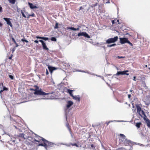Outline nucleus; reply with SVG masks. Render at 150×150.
I'll list each match as a JSON object with an SVG mask.
<instances>
[{"mask_svg":"<svg viewBox=\"0 0 150 150\" xmlns=\"http://www.w3.org/2000/svg\"><path fill=\"white\" fill-rule=\"evenodd\" d=\"M131 95L130 94H129L128 95V98H130V97H131Z\"/></svg>","mask_w":150,"mask_h":150,"instance_id":"obj_52","label":"nucleus"},{"mask_svg":"<svg viewBox=\"0 0 150 150\" xmlns=\"http://www.w3.org/2000/svg\"><path fill=\"white\" fill-rule=\"evenodd\" d=\"M128 44H129L131 46H133V44L132 43H131L128 40L127 42Z\"/></svg>","mask_w":150,"mask_h":150,"instance_id":"obj_32","label":"nucleus"},{"mask_svg":"<svg viewBox=\"0 0 150 150\" xmlns=\"http://www.w3.org/2000/svg\"><path fill=\"white\" fill-rule=\"evenodd\" d=\"M2 86H3V83H2Z\"/></svg>","mask_w":150,"mask_h":150,"instance_id":"obj_62","label":"nucleus"},{"mask_svg":"<svg viewBox=\"0 0 150 150\" xmlns=\"http://www.w3.org/2000/svg\"><path fill=\"white\" fill-rule=\"evenodd\" d=\"M13 52L15 50L14 49V48L13 49Z\"/></svg>","mask_w":150,"mask_h":150,"instance_id":"obj_59","label":"nucleus"},{"mask_svg":"<svg viewBox=\"0 0 150 150\" xmlns=\"http://www.w3.org/2000/svg\"><path fill=\"white\" fill-rule=\"evenodd\" d=\"M21 13L22 14V15L25 18H26V16L25 15V14H24V13L23 12V11H21Z\"/></svg>","mask_w":150,"mask_h":150,"instance_id":"obj_34","label":"nucleus"},{"mask_svg":"<svg viewBox=\"0 0 150 150\" xmlns=\"http://www.w3.org/2000/svg\"><path fill=\"white\" fill-rule=\"evenodd\" d=\"M72 97L73 99L76 100H77L78 101H80V98L79 96H74L73 95Z\"/></svg>","mask_w":150,"mask_h":150,"instance_id":"obj_13","label":"nucleus"},{"mask_svg":"<svg viewBox=\"0 0 150 150\" xmlns=\"http://www.w3.org/2000/svg\"><path fill=\"white\" fill-rule=\"evenodd\" d=\"M31 16L32 17H34L35 16V14L33 13L32 14H31Z\"/></svg>","mask_w":150,"mask_h":150,"instance_id":"obj_43","label":"nucleus"},{"mask_svg":"<svg viewBox=\"0 0 150 150\" xmlns=\"http://www.w3.org/2000/svg\"><path fill=\"white\" fill-rule=\"evenodd\" d=\"M117 22L118 23V24H119L120 23H119V20H117Z\"/></svg>","mask_w":150,"mask_h":150,"instance_id":"obj_55","label":"nucleus"},{"mask_svg":"<svg viewBox=\"0 0 150 150\" xmlns=\"http://www.w3.org/2000/svg\"><path fill=\"white\" fill-rule=\"evenodd\" d=\"M67 93H69V94H70V95L72 97V96H73L72 93V92L74 91L69 89H67Z\"/></svg>","mask_w":150,"mask_h":150,"instance_id":"obj_19","label":"nucleus"},{"mask_svg":"<svg viewBox=\"0 0 150 150\" xmlns=\"http://www.w3.org/2000/svg\"><path fill=\"white\" fill-rule=\"evenodd\" d=\"M37 138L38 139V140L35 139L34 140V142H42V141L46 140L43 138L40 137L39 136H38V137H37Z\"/></svg>","mask_w":150,"mask_h":150,"instance_id":"obj_7","label":"nucleus"},{"mask_svg":"<svg viewBox=\"0 0 150 150\" xmlns=\"http://www.w3.org/2000/svg\"><path fill=\"white\" fill-rule=\"evenodd\" d=\"M48 68L50 73H52L53 71L55 69L54 67H48Z\"/></svg>","mask_w":150,"mask_h":150,"instance_id":"obj_18","label":"nucleus"},{"mask_svg":"<svg viewBox=\"0 0 150 150\" xmlns=\"http://www.w3.org/2000/svg\"><path fill=\"white\" fill-rule=\"evenodd\" d=\"M2 24L0 22V27H1L2 26Z\"/></svg>","mask_w":150,"mask_h":150,"instance_id":"obj_56","label":"nucleus"},{"mask_svg":"<svg viewBox=\"0 0 150 150\" xmlns=\"http://www.w3.org/2000/svg\"><path fill=\"white\" fill-rule=\"evenodd\" d=\"M36 38L37 39H40L42 40H48V38L46 37H41L39 36H36Z\"/></svg>","mask_w":150,"mask_h":150,"instance_id":"obj_17","label":"nucleus"},{"mask_svg":"<svg viewBox=\"0 0 150 150\" xmlns=\"http://www.w3.org/2000/svg\"><path fill=\"white\" fill-rule=\"evenodd\" d=\"M3 90L4 91V90H8V88H7L5 87H4L3 88Z\"/></svg>","mask_w":150,"mask_h":150,"instance_id":"obj_45","label":"nucleus"},{"mask_svg":"<svg viewBox=\"0 0 150 150\" xmlns=\"http://www.w3.org/2000/svg\"><path fill=\"white\" fill-rule=\"evenodd\" d=\"M82 36H83L84 37L88 38H90L89 35H88V34L85 32H82L81 33H78V37Z\"/></svg>","mask_w":150,"mask_h":150,"instance_id":"obj_5","label":"nucleus"},{"mask_svg":"<svg viewBox=\"0 0 150 150\" xmlns=\"http://www.w3.org/2000/svg\"><path fill=\"white\" fill-rule=\"evenodd\" d=\"M136 107L137 109V112L139 113L140 116H142L141 113H142V115H144V112L142 110L141 107L139 105H137Z\"/></svg>","mask_w":150,"mask_h":150,"instance_id":"obj_3","label":"nucleus"},{"mask_svg":"<svg viewBox=\"0 0 150 150\" xmlns=\"http://www.w3.org/2000/svg\"><path fill=\"white\" fill-rule=\"evenodd\" d=\"M146 67H147V65H146Z\"/></svg>","mask_w":150,"mask_h":150,"instance_id":"obj_64","label":"nucleus"},{"mask_svg":"<svg viewBox=\"0 0 150 150\" xmlns=\"http://www.w3.org/2000/svg\"><path fill=\"white\" fill-rule=\"evenodd\" d=\"M128 71H129L128 70L124 71H117L115 75L116 76H119L120 75H129V74L128 73H126L128 72Z\"/></svg>","mask_w":150,"mask_h":150,"instance_id":"obj_4","label":"nucleus"},{"mask_svg":"<svg viewBox=\"0 0 150 150\" xmlns=\"http://www.w3.org/2000/svg\"><path fill=\"white\" fill-rule=\"evenodd\" d=\"M120 42L121 44H124L127 43L128 40V38H120Z\"/></svg>","mask_w":150,"mask_h":150,"instance_id":"obj_6","label":"nucleus"},{"mask_svg":"<svg viewBox=\"0 0 150 150\" xmlns=\"http://www.w3.org/2000/svg\"><path fill=\"white\" fill-rule=\"evenodd\" d=\"M136 76H134L133 80L134 81H136Z\"/></svg>","mask_w":150,"mask_h":150,"instance_id":"obj_46","label":"nucleus"},{"mask_svg":"<svg viewBox=\"0 0 150 150\" xmlns=\"http://www.w3.org/2000/svg\"><path fill=\"white\" fill-rule=\"evenodd\" d=\"M21 41L23 42H25L26 43H28V40H27L25 39H22Z\"/></svg>","mask_w":150,"mask_h":150,"instance_id":"obj_33","label":"nucleus"},{"mask_svg":"<svg viewBox=\"0 0 150 150\" xmlns=\"http://www.w3.org/2000/svg\"><path fill=\"white\" fill-rule=\"evenodd\" d=\"M116 20L115 19V20H112V25H114L115 23V21Z\"/></svg>","mask_w":150,"mask_h":150,"instance_id":"obj_40","label":"nucleus"},{"mask_svg":"<svg viewBox=\"0 0 150 150\" xmlns=\"http://www.w3.org/2000/svg\"><path fill=\"white\" fill-rule=\"evenodd\" d=\"M116 45V44L114 43V44H112V45H108L107 46L108 47H113V46H115Z\"/></svg>","mask_w":150,"mask_h":150,"instance_id":"obj_30","label":"nucleus"},{"mask_svg":"<svg viewBox=\"0 0 150 150\" xmlns=\"http://www.w3.org/2000/svg\"><path fill=\"white\" fill-rule=\"evenodd\" d=\"M21 13L22 14V15L25 18H26V16L25 15V14H24V13L23 12V11H21Z\"/></svg>","mask_w":150,"mask_h":150,"instance_id":"obj_35","label":"nucleus"},{"mask_svg":"<svg viewBox=\"0 0 150 150\" xmlns=\"http://www.w3.org/2000/svg\"><path fill=\"white\" fill-rule=\"evenodd\" d=\"M4 91V90H2V89L0 91V93L1 94V93L2 92Z\"/></svg>","mask_w":150,"mask_h":150,"instance_id":"obj_50","label":"nucleus"},{"mask_svg":"<svg viewBox=\"0 0 150 150\" xmlns=\"http://www.w3.org/2000/svg\"><path fill=\"white\" fill-rule=\"evenodd\" d=\"M4 19L6 21L7 24L8 25H9L11 27H12V25L10 21L11 19L10 18H4Z\"/></svg>","mask_w":150,"mask_h":150,"instance_id":"obj_8","label":"nucleus"},{"mask_svg":"<svg viewBox=\"0 0 150 150\" xmlns=\"http://www.w3.org/2000/svg\"><path fill=\"white\" fill-rule=\"evenodd\" d=\"M67 126L68 128L69 129V130H70L71 128H70V127L69 126V124H68L67 125Z\"/></svg>","mask_w":150,"mask_h":150,"instance_id":"obj_44","label":"nucleus"},{"mask_svg":"<svg viewBox=\"0 0 150 150\" xmlns=\"http://www.w3.org/2000/svg\"><path fill=\"white\" fill-rule=\"evenodd\" d=\"M35 43H38V41L37 40H35L34 41Z\"/></svg>","mask_w":150,"mask_h":150,"instance_id":"obj_49","label":"nucleus"},{"mask_svg":"<svg viewBox=\"0 0 150 150\" xmlns=\"http://www.w3.org/2000/svg\"><path fill=\"white\" fill-rule=\"evenodd\" d=\"M91 147L93 148V147H94V146H93V144H92L91 145Z\"/></svg>","mask_w":150,"mask_h":150,"instance_id":"obj_54","label":"nucleus"},{"mask_svg":"<svg viewBox=\"0 0 150 150\" xmlns=\"http://www.w3.org/2000/svg\"><path fill=\"white\" fill-rule=\"evenodd\" d=\"M141 125H142V123L140 122H137L136 124V126L138 128H140Z\"/></svg>","mask_w":150,"mask_h":150,"instance_id":"obj_23","label":"nucleus"},{"mask_svg":"<svg viewBox=\"0 0 150 150\" xmlns=\"http://www.w3.org/2000/svg\"><path fill=\"white\" fill-rule=\"evenodd\" d=\"M16 44V47H18V45L17 43V44Z\"/></svg>","mask_w":150,"mask_h":150,"instance_id":"obj_58","label":"nucleus"},{"mask_svg":"<svg viewBox=\"0 0 150 150\" xmlns=\"http://www.w3.org/2000/svg\"><path fill=\"white\" fill-rule=\"evenodd\" d=\"M147 122H146V124L148 127L150 128V121L149 120H147Z\"/></svg>","mask_w":150,"mask_h":150,"instance_id":"obj_26","label":"nucleus"},{"mask_svg":"<svg viewBox=\"0 0 150 150\" xmlns=\"http://www.w3.org/2000/svg\"><path fill=\"white\" fill-rule=\"evenodd\" d=\"M137 88L138 89H139V90H142L143 88H142L139 85H138L137 86Z\"/></svg>","mask_w":150,"mask_h":150,"instance_id":"obj_29","label":"nucleus"},{"mask_svg":"<svg viewBox=\"0 0 150 150\" xmlns=\"http://www.w3.org/2000/svg\"><path fill=\"white\" fill-rule=\"evenodd\" d=\"M43 143H40L38 144V146H44L46 148V140L42 141Z\"/></svg>","mask_w":150,"mask_h":150,"instance_id":"obj_15","label":"nucleus"},{"mask_svg":"<svg viewBox=\"0 0 150 150\" xmlns=\"http://www.w3.org/2000/svg\"><path fill=\"white\" fill-rule=\"evenodd\" d=\"M13 55L12 54H11V56L9 57V59H12V57H13Z\"/></svg>","mask_w":150,"mask_h":150,"instance_id":"obj_47","label":"nucleus"},{"mask_svg":"<svg viewBox=\"0 0 150 150\" xmlns=\"http://www.w3.org/2000/svg\"><path fill=\"white\" fill-rule=\"evenodd\" d=\"M12 40L14 42L15 44H17V43L16 42V40L13 38H12Z\"/></svg>","mask_w":150,"mask_h":150,"instance_id":"obj_31","label":"nucleus"},{"mask_svg":"<svg viewBox=\"0 0 150 150\" xmlns=\"http://www.w3.org/2000/svg\"><path fill=\"white\" fill-rule=\"evenodd\" d=\"M148 69H149V70H150V67H149Z\"/></svg>","mask_w":150,"mask_h":150,"instance_id":"obj_61","label":"nucleus"},{"mask_svg":"<svg viewBox=\"0 0 150 150\" xmlns=\"http://www.w3.org/2000/svg\"><path fill=\"white\" fill-rule=\"evenodd\" d=\"M39 41L41 42L43 49L46 50H48V48L47 47L45 43L43 40H40Z\"/></svg>","mask_w":150,"mask_h":150,"instance_id":"obj_10","label":"nucleus"},{"mask_svg":"<svg viewBox=\"0 0 150 150\" xmlns=\"http://www.w3.org/2000/svg\"><path fill=\"white\" fill-rule=\"evenodd\" d=\"M2 11V7L0 6V12Z\"/></svg>","mask_w":150,"mask_h":150,"instance_id":"obj_48","label":"nucleus"},{"mask_svg":"<svg viewBox=\"0 0 150 150\" xmlns=\"http://www.w3.org/2000/svg\"><path fill=\"white\" fill-rule=\"evenodd\" d=\"M97 3H96V4H94L93 5L91 6V7L92 8H93V7H95L96 6H97Z\"/></svg>","mask_w":150,"mask_h":150,"instance_id":"obj_36","label":"nucleus"},{"mask_svg":"<svg viewBox=\"0 0 150 150\" xmlns=\"http://www.w3.org/2000/svg\"><path fill=\"white\" fill-rule=\"evenodd\" d=\"M120 137L123 139V140H125L126 139V137L123 134H120Z\"/></svg>","mask_w":150,"mask_h":150,"instance_id":"obj_20","label":"nucleus"},{"mask_svg":"<svg viewBox=\"0 0 150 150\" xmlns=\"http://www.w3.org/2000/svg\"><path fill=\"white\" fill-rule=\"evenodd\" d=\"M30 16H31V14H29L28 16V18H29Z\"/></svg>","mask_w":150,"mask_h":150,"instance_id":"obj_57","label":"nucleus"},{"mask_svg":"<svg viewBox=\"0 0 150 150\" xmlns=\"http://www.w3.org/2000/svg\"><path fill=\"white\" fill-rule=\"evenodd\" d=\"M28 4L29 5L31 9L37 8V6H36L33 5V4L32 3H28Z\"/></svg>","mask_w":150,"mask_h":150,"instance_id":"obj_16","label":"nucleus"},{"mask_svg":"<svg viewBox=\"0 0 150 150\" xmlns=\"http://www.w3.org/2000/svg\"><path fill=\"white\" fill-rule=\"evenodd\" d=\"M118 39V37L117 36L115 37L114 38H109L106 41V43L110 44L111 43L115 42Z\"/></svg>","mask_w":150,"mask_h":150,"instance_id":"obj_2","label":"nucleus"},{"mask_svg":"<svg viewBox=\"0 0 150 150\" xmlns=\"http://www.w3.org/2000/svg\"><path fill=\"white\" fill-rule=\"evenodd\" d=\"M51 40L52 41H57V39L56 38L54 37H52L51 38Z\"/></svg>","mask_w":150,"mask_h":150,"instance_id":"obj_27","label":"nucleus"},{"mask_svg":"<svg viewBox=\"0 0 150 150\" xmlns=\"http://www.w3.org/2000/svg\"><path fill=\"white\" fill-rule=\"evenodd\" d=\"M34 93L35 95H42L44 96H48L49 97H51V95L52 94V93H46L44 92L42 90L41 88H39V89H37L35 92Z\"/></svg>","mask_w":150,"mask_h":150,"instance_id":"obj_1","label":"nucleus"},{"mask_svg":"<svg viewBox=\"0 0 150 150\" xmlns=\"http://www.w3.org/2000/svg\"><path fill=\"white\" fill-rule=\"evenodd\" d=\"M132 142L131 141L128 140L127 139H126L124 140V144L126 146H127L129 144H131Z\"/></svg>","mask_w":150,"mask_h":150,"instance_id":"obj_11","label":"nucleus"},{"mask_svg":"<svg viewBox=\"0 0 150 150\" xmlns=\"http://www.w3.org/2000/svg\"><path fill=\"white\" fill-rule=\"evenodd\" d=\"M49 74V73H48V71L47 70H46V75H48Z\"/></svg>","mask_w":150,"mask_h":150,"instance_id":"obj_51","label":"nucleus"},{"mask_svg":"<svg viewBox=\"0 0 150 150\" xmlns=\"http://www.w3.org/2000/svg\"><path fill=\"white\" fill-rule=\"evenodd\" d=\"M54 145V144L53 143L49 142L46 140V149H47V148L48 147H50L53 146Z\"/></svg>","mask_w":150,"mask_h":150,"instance_id":"obj_9","label":"nucleus"},{"mask_svg":"<svg viewBox=\"0 0 150 150\" xmlns=\"http://www.w3.org/2000/svg\"><path fill=\"white\" fill-rule=\"evenodd\" d=\"M67 29H71V30H75V31L79 30V28H75L74 27H67Z\"/></svg>","mask_w":150,"mask_h":150,"instance_id":"obj_14","label":"nucleus"},{"mask_svg":"<svg viewBox=\"0 0 150 150\" xmlns=\"http://www.w3.org/2000/svg\"><path fill=\"white\" fill-rule=\"evenodd\" d=\"M112 121H109L108 122H106V126H108L109 125V124L110 123L112 122Z\"/></svg>","mask_w":150,"mask_h":150,"instance_id":"obj_41","label":"nucleus"},{"mask_svg":"<svg viewBox=\"0 0 150 150\" xmlns=\"http://www.w3.org/2000/svg\"><path fill=\"white\" fill-rule=\"evenodd\" d=\"M9 78L12 80H13L14 79L13 76L11 75H9Z\"/></svg>","mask_w":150,"mask_h":150,"instance_id":"obj_37","label":"nucleus"},{"mask_svg":"<svg viewBox=\"0 0 150 150\" xmlns=\"http://www.w3.org/2000/svg\"><path fill=\"white\" fill-rule=\"evenodd\" d=\"M10 3L12 4H15L16 0H8Z\"/></svg>","mask_w":150,"mask_h":150,"instance_id":"obj_25","label":"nucleus"},{"mask_svg":"<svg viewBox=\"0 0 150 150\" xmlns=\"http://www.w3.org/2000/svg\"><path fill=\"white\" fill-rule=\"evenodd\" d=\"M34 87H35V89H34L31 88H30V90H31V91H34L35 92L37 89H39V87L37 85H35L34 86Z\"/></svg>","mask_w":150,"mask_h":150,"instance_id":"obj_22","label":"nucleus"},{"mask_svg":"<svg viewBox=\"0 0 150 150\" xmlns=\"http://www.w3.org/2000/svg\"><path fill=\"white\" fill-rule=\"evenodd\" d=\"M73 104V103L71 101H69L67 102V107L68 108H70Z\"/></svg>","mask_w":150,"mask_h":150,"instance_id":"obj_12","label":"nucleus"},{"mask_svg":"<svg viewBox=\"0 0 150 150\" xmlns=\"http://www.w3.org/2000/svg\"><path fill=\"white\" fill-rule=\"evenodd\" d=\"M144 115V117H143L144 120L146 122V123L147 122V120H149V119L146 118V115H145V113L144 112V115Z\"/></svg>","mask_w":150,"mask_h":150,"instance_id":"obj_24","label":"nucleus"},{"mask_svg":"<svg viewBox=\"0 0 150 150\" xmlns=\"http://www.w3.org/2000/svg\"><path fill=\"white\" fill-rule=\"evenodd\" d=\"M24 134L23 133H21L19 135H18V136L19 137H21L23 138L24 139H25V138L24 137Z\"/></svg>","mask_w":150,"mask_h":150,"instance_id":"obj_21","label":"nucleus"},{"mask_svg":"<svg viewBox=\"0 0 150 150\" xmlns=\"http://www.w3.org/2000/svg\"><path fill=\"white\" fill-rule=\"evenodd\" d=\"M83 9V8L82 6H81V7H80L79 10H81V9Z\"/></svg>","mask_w":150,"mask_h":150,"instance_id":"obj_53","label":"nucleus"},{"mask_svg":"<svg viewBox=\"0 0 150 150\" xmlns=\"http://www.w3.org/2000/svg\"><path fill=\"white\" fill-rule=\"evenodd\" d=\"M27 46H28V47H30V45H26Z\"/></svg>","mask_w":150,"mask_h":150,"instance_id":"obj_60","label":"nucleus"},{"mask_svg":"<svg viewBox=\"0 0 150 150\" xmlns=\"http://www.w3.org/2000/svg\"><path fill=\"white\" fill-rule=\"evenodd\" d=\"M142 84L144 87H145L146 86V83L144 82H142Z\"/></svg>","mask_w":150,"mask_h":150,"instance_id":"obj_39","label":"nucleus"},{"mask_svg":"<svg viewBox=\"0 0 150 150\" xmlns=\"http://www.w3.org/2000/svg\"><path fill=\"white\" fill-rule=\"evenodd\" d=\"M124 57H122V56H118L117 57V58L118 59L122 58H123Z\"/></svg>","mask_w":150,"mask_h":150,"instance_id":"obj_42","label":"nucleus"},{"mask_svg":"<svg viewBox=\"0 0 150 150\" xmlns=\"http://www.w3.org/2000/svg\"><path fill=\"white\" fill-rule=\"evenodd\" d=\"M15 127V128H16V129H17V128L16 127Z\"/></svg>","mask_w":150,"mask_h":150,"instance_id":"obj_63","label":"nucleus"},{"mask_svg":"<svg viewBox=\"0 0 150 150\" xmlns=\"http://www.w3.org/2000/svg\"><path fill=\"white\" fill-rule=\"evenodd\" d=\"M71 145L72 146H76V147H78V146L77 145V144L76 143H74V144H71Z\"/></svg>","mask_w":150,"mask_h":150,"instance_id":"obj_38","label":"nucleus"},{"mask_svg":"<svg viewBox=\"0 0 150 150\" xmlns=\"http://www.w3.org/2000/svg\"><path fill=\"white\" fill-rule=\"evenodd\" d=\"M58 23H57V22H56V24H55V26L54 27V29H57L59 28V27L58 26Z\"/></svg>","mask_w":150,"mask_h":150,"instance_id":"obj_28","label":"nucleus"}]
</instances>
